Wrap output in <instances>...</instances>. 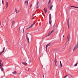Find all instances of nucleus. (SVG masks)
<instances>
[{"instance_id": "obj_36", "label": "nucleus", "mask_w": 78, "mask_h": 78, "mask_svg": "<svg viewBox=\"0 0 78 78\" xmlns=\"http://www.w3.org/2000/svg\"><path fill=\"white\" fill-rule=\"evenodd\" d=\"M71 76V77H72L73 78V76Z\"/></svg>"}, {"instance_id": "obj_30", "label": "nucleus", "mask_w": 78, "mask_h": 78, "mask_svg": "<svg viewBox=\"0 0 78 78\" xmlns=\"http://www.w3.org/2000/svg\"><path fill=\"white\" fill-rule=\"evenodd\" d=\"M32 5L31 4V5L30 6V8H31V6H32Z\"/></svg>"}, {"instance_id": "obj_32", "label": "nucleus", "mask_w": 78, "mask_h": 78, "mask_svg": "<svg viewBox=\"0 0 78 78\" xmlns=\"http://www.w3.org/2000/svg\"><path fill=\"white\" fill-rule=\"evenodd\" d=\"M70 37V35H69V39Z\"/></svg>"}, {"instance_id": "obj_38", "label": "nucleus", "mask_w": 78, "mask_h": 78, "mask_svg": "<svg viewBox=\"0 0 78 78\" xmlns=\"http://www.w3.org/2000/svg\"><path fill=\"white\" fill-rule=\"evenodd\" d=\"M20 73H19V75H20Z\"/></svg>"}, {"instance_id": "obj_18", "label": "nucleus", "mask_w": 78, "mask_h": 78, "mask_svg": "<svg viewBox=\"0 0 78 78\" xmlns=\"http://www.w3.org/2000/svg\"><path fill=\"white\" fill-rule=\"evenodd\" d=\"M19 30L20 31V33H21L22 32V31L20 30V27Z\"/></svg>"}, {"instance_id": "obj_29", "label": "nucleus", "mask_w": 78, "mask_h": 78, "mask_svg": "<svg viewBox=\"0 0 78 78\" xmlns=\"http://www.w3.org/2000/svg\"><path fill=\"white\" fill-rule=\"evenodd\" d=\"M25 61H27V58H25Z\"/></svg>"}, {"instance_id": "obj_27", "label": "nucleus", "mask_w": 78, "mask_h": 78, "mask_svg": "<svg viewBox=\"0 0 78 78\" xmlns=\"http://www.w3.org/2000/svg\"><path fill=\"white\" fill-rule=\"evenodd\" d=\"M3 63L1 65V67H3Z\"/></svg>"}, {"instance_id": "obj_26", "label": "nucleus", "mask_w": 78, "mask_h": 78, "mask_svg": "<svg viewBox=\"0 0 78 78\" xmlns=\"http://www.w3.org/2000/svg\"><path fill=\"white\" fill-rule=\"evenodd\" d=\"M2 60H0V64H1V62H2Z\"/></svg>"}, {"instance_id": "obj_16", "label": "nucleus", "mask_w": 78, "mask_h": 78, "mask_svg": "<svg viewBox=\"0 0 78 78\" xmlns=\"http://www.w3.org/2000/svg\"><path fill=\"white\" fill-rule=\"evenodd\" d=\"M24 3H27V5H28V1H25Z\"/></svg>"}, {"instance_id": "obj_20", "label": "nucleus", "mask_w": 78, "mask_h": 78, "mask_svg": "<svg viewBox=\"0 0 78 78\" xmlns=\"http://www.w3.org/2000/svg\"><path fill=\"white\" fill-rule=\"evenodd\" d=\"M3 51L0 52V55H2V54L3 53Z\"/></svg>"}, {"instance_id": "obj_43", "label": "nucleus", "mask_w": 78, "mask_h": 78, "mask_svg": "<svg viewBox=\"0 0 78 78\" xmlns=\"http://www.w3.org/2000/svg\"><path fill=\"white\" fill-rule=\"evenodd\" d=\"M1 66V64H0V67Z\"/></svg>"}, {"instance_id": "obj_34", "label": "nucleus", "mask_w": 78, "mask_h": 78, "mask_svg": "<svg viewBox=\"0 0 78 78\" xmlns=\"http://www.w3.org/2000/svg\"><path fill=\"white\" fill-rule=\"evenodd\" d=\"M75 8H78V7H75Z\"/></svg>"}, {"instance_id": "obj_15", "label": "nucleus", "mask_w": 78, "mask_h": 78, "mask_svg": "<svg viewBox=\"0 0 78 78\" xmlns=\"http://www.w3.org/2000/svg\"><path fill=\"white\" fill-rule=\"evenodd\" d=\"M12 73H13V74H16V73H17V72H16V71H15L14 72H12Z\"/></svg>"}, {"instance_id": "obj_28", "label": "nucleus", "mask_w": 78, "mask_h": 78, "mask_svg": "<svg viewBox=\"0 0 78 78\" xmlns=\"http://www.w3.org/2000/svg\"><path fill=\"white\" fill-rule=\"evenodd\" d=\"M55 64L56 66H57V65H56V62H55Z\"/></svg>"}, {"instance_id": "obj_8", "label": "nucleus", "mask_w": 78, "mask_h": 78, "mask_svg": "<svg viewBox=\"0 0 78 78\" xmlns=\"http://www.w3.org/2000/svg\"><path fill=\"white\" fill-rule=\"evenodd\" d=\"M51 14H50L49 15V20H51Z\"/></svg>"}, {"instance_id": "obj_45", "label": "nucleus", "mask_w": 78, "mask_h": 78, "mask_svg": "<svg viewBox=\"0 0 78 78\" xmlns=\"http://www.w3.org/2000/svg\"><path fill=\"white\" fill-rule=\"evenodd\" d=\"M73 6H71V7H73Z\"/></svg>"}, {"instance_id": "obj_31", "label": "nucleus", "mask_w": 78, "mask_h": 78, "mask_svg": "<svg viewBox=\"0 0 78 78\" xmlns=\"http://www.w3.org/2000/svg\"><path fill=\"white\" fill-rule=\"evenodd\" d=\"M34 16V15H33H33L32 16V17H33V16Z\"/></svg>"}, {"instance_id": "obj_1", "label": "nucleus", "mask_w": 78, "mask_h": 78, "mask_svg": "<svg viewBox=\"0 0 78 78\" xmlns=\"http://www.w3.org/2000/svg\"><path fill=\"white\" fill-rule=\"evenodd\" d=\"M28 36H30V34L29 33H27L26 35V38L28 43H29L30 41H29V38H28Z\"/></svg>"}, {"instance_id": "obj_35", "label": "nucleus", "mask_w": 78, "mask_h": 78, "mask_svg": "<svg viewBox=\"0 0 78 78\" xmlns=\"http://www.w3.org/2000/svg\"><path fill=\"white\" fill-rule=\"evenodd\" d=\"M23 33H24L25 32V30H24V29H23Z\"/></svg>"}, {"instance_id": "obj_6", "label": "nucleus", "mask_w": 78, "mask_h": 78, "mask_svg": "<svg viewBox=\"0 0 78 78\" xmlns=\"http://www.w3.org/2000/svg\"><path fill=\"white\" fill-rule=\"evenodd\" d=\"M22 64H23V65H24V66H27V62H23L22 63Z\"/></svg>"}, {"instance_id": "obj_37", "label": "nucleus", "mask_w": 78, "mask_h": 78, "mask_svg": "<svg viewBox=\"0 0 78 78\" xmlns=\"http://www.w3.org/2000/svg\"><path fill=\"white\" fill-rule=\"evenodd\" d=\"M73 8H75V6H73Z\"/></svg>"}, {"instance_id": "obj_4", "label": "nucleus", "mask_w": 78, "mask_h": 78, "mask_svg": "<svg viewBox=\"0 0 78 78\" xmlns=\"http://www.w3.org/2000/svg\"><path fill=\"white\" fill-rule=\"evenodd\" d=\"M15 12H16V13H18V12H20V10L17 8H16L15 9Z\"/></svg>"}, {"instance_id": "obj_42", "label": "nucleus", "mask_w": 78, "mask_h": 78, "mask_svg": "<svg viewBox=\"0 0 78 78\" xmlns=\"http://www.w3.org/2000/svg\"><path fill=\"white\" fill-rule=\"evenodd\" d=\"M29 61H30V62H31V61L30 60H29Z\"/></svg>"}, {"instance_id": "obj_44", "label": "nucleus", "mask_w": 78, "mask_h": 78, "mask_svg": "<svg viewBox=\"0 0 78 78\" xmlns=\"http://www.w3.org/2000/svg\"><path fill=\"white\" fill-rule=\"evenodd\" d=\"M43 77L44 78V76L43 75Z\"/></svg>"}, {"instance_id": "obj_10", "label": "nucleus", "mask_w": 78, "mask_h": 78, "mask_svg": "<svg viewBox=\"0 0 78 78\" xmlns=\"http://www.w3.org/2000/svg\"><path fill=\"white\" fill-rule=\"evenodd\" d=\"M44 11L45 14H46V13H47V9H46L45 8H44Z\"/></svg>"}, {"instance_id": "obj_23", "label": "nucleus", "mask_w": 78, "mask_h": 78, "mask_svg": "<svg viewBox=\"0 0 78 78\" xmlns=\"http://www.w3.org/2000/svg\"><path fill=\"white\" fill-rule=\"evenodd\" d=\"M67 76H68V75H66V76H64V78H66V77H67Z\"/></svg>"}, {"instance_id": "obj_24", "label": "nucleus", "mask_w": 78, "mask_h": 78, "mask_svg": "<svg viewBox=\"0 0 78 78\" xmlns=\"http://www.w3.org/2000/svg\"><path fill=\"white\" fill-rule=\"evenodd\" d=\"M38 4H39V2H37V5H38Z\"/></svg>"}, {"instance_id": "obj_25", "label": "nucleus", "mask_w": 78, "mask_h": 78, "mask_svg": "<svg viewBox=\"0 0 78 78\" xmlns=\"http://www.w3.org/2000/svg\"><path fill=\"white\" fill-rule=\"evenodd\" d=\"M4 3V1H3V0H2V3L3 4V5Z\"/></svg>"}, {"instance_id": "obj_11", "label": "nucleus", "mask_w": 78, "mask_h": 78, "mask_svg": "<svg viewBox=\"0 0 78 78\" xmlns=\"http://www.w3.org/2000/svg\"><path fill=\"white\" fill-rule=\"evenodd\" d=\"M49 20V24L50 23L51 26V20Z\"/></svg>"}, {"instance_id": "obj_46", "label": "nucleus", "mask_w": 78, "mask_h": 78, "mask_svg": "<svg viewBox=\"0 0 78 78\" xmlns=\"http://www.w3.org/2000/svg\"><path fill=\"white\" fill-rule=\"evenodd\" d=\"M70 19V18H69V19Z\"/></svg>"}, {"instance_id": "obj_14", "label": "nucleus", "mask_w": 78, "mask_h": 78, "mask_svg": "<svg viewBox=\"0 0 78 78\" xmlns=\"http://www.w3.org/2000/svg\"><path fill=\"white\" fill-rule=\"evenodd\" d=\"M67 23L68 24V27L69 28V19L67 20Z\"/></svg>"}, {"instance_id": "obj_21", "label": "nucleus", "mask_w": 78, "mask_h": 78, "mask_svg": "<svg viewBox=\"0 0 78 78\" xmlns=\"http://www.w3.org/2000/svg\"><path fill=\"white\" fill-rule=\"evenodd\" d=\"M5 47H4V48L3 49V50L2 51H3V52H4V51H5Z\"/></svg>"}, {"instance_id": "obj_2", "label": "nucleus", "mask_w": 78, "mask_h": 78, "mask_svg": "<svg viewBox=\"0 0 78 78\" xmlns=\"http://www.w3.org/2000/svg\"><path fill=\"white\" fill-rule=\"evenodd\" d=\"M78 48V43H77V44L75 46L74 49L73 50V51H74V50H76V49H77Z\"/></svg>"}, {"instance_id": "obj_17", "label": "nucleus", "mask_w": 78, "mask_h": 78, "mask_svg": "<svg viewBox=\"0 0 78 78\" xmlns=\"http://www.w3.org/2000/svg\"><path fill=\"white\" fill-rule=\"evenodd\" d=\"M52 7H53V5H52L51 6V7H50V10H51V8H52Z\"/></svg>"}, {"instance_id": "obj_5", "label": "nucleus", "mask_w": 78, "mask_h": 78, "mask_svg": "<svg viewBox=\"0 0 78 78\" xmlns=\"http://www.w3.org/2000/svg\"><path fill=\"white\" fill-rule=\"evenodd\" d=\"M53 30L51 31V32H49L48 36H50V35L51 34V33H53Z\"/></svg>"}, {"instance_id": "obj_40", "label": "nucleus", "mask_w": 78, "mask_h": 78, "mask_svg": "<svg viewBox=\"0 0 78 78\" xmlns=\"http://www.w3.org/2000/svg\"><path fill=\"white\" fill-rule=\"evenodd\" d=\"M38 8V7H37L36 8Z\"/></svg>"}, {"instance_id": "obj_12", "label": "nucleus", "mask_w": 78, "mask_h": 78, "mask_svg": "<svg viewBox=\"0 0 78 78\" xmlns=\"http://www.w3.org/2000/svg\"><path fill=\"white\" fill-rule=\"evenodd\" d=\"M1 69V70L2 71V72H3V67H1L0 68Z\"/></svg>"}, {"instance_id": "obj_22", "label": "nucleus", "mask_w": 78, "mask_h": 78, "mask_svg": "<svg viewBox=\"0 0 78 78\" xmlns=\"http://www.w3.org/2000/svg\"><path fill=\"white\" fill-rule=\"evenodd\" d=\"M77 65H78V63H76L74 65L75 66H77Z\"/></svg>"}, {"instance_id": "obj_19", "label": "nucleus", "mask_w": 78, "mask_h": 78, "mask_svg": "<svg viewBox=\"0 0 78 78\" xmlns=\"http://www.w3.org/2000/svg\"><path fill=\"white\" fill-rule=\"evenodd\" d=\"M60 67H62V63H61V61H60Z\"/></svg>"}, {"instance_id": "obj_39", "label": "nucleus", "mask_w": 78, "mask_h": 78, "mask_svg": "<svg viewBox=\"0 0 78 78\" xmlns=\"http://www.w3.org/2000/svg\"><path fill=\"white\" fill-rule=\"evenodd\" d=\"M50 0L49 1V2L50 3Z\"/></svg>"}, {"instance_id": "obj_33", "label": "nucleus", "mask_w": 78, "mask_h": 78, "mask_svg": "<svg viewBox=\"0 0 78 78\" xmlns=\"http://www.w3.org/2000/svg\"><path fill=\"white\" fill-rule=\"evenodd\" d=\"M67 38L68 39V41H69V38L68 37H67Z\"/></svg>"}, {"instance_id": "obj_41", "label": "nucleus", "mask_w": 78, "mask_h": 78, "mask_svg": "<svg viewBox=\"0 0 78 78\" xmlns=\"http://www.w3.org/2000/svg\"><path fill=\"white\" fill-rule=\"evenodd\" d=\"M55 61H56V62H57V61H56V60H55Z\"/></svg>"}, {"instance_id": "obj_13", "label": "nucleus", "mask_w": 78, "mask_h": 78, "mask_svg": "<svg viewBox=\"0 0 78 78\" xmlns=\"http://www.w3.org/2000/svg\"><path fill=\"white\" fill-rule=\"evenodd\" d=\"M14 23H15V22H14V21H13L12 23V27L13 25H14Z\"/></svg>"}, {"instance_id": "obj_9", "label": "nucleus", "mask_w": 78, "mask_h": 78, "mask_svg": "<svg viewBox=\"0 0 78 78\" xmlns=\"http://www.w3.org/2000/svg\"><path fill=\"white\" fill-rule=\"evenodd\" d=\"M6 7H5V8L6 9H7V8H8V2H6Z\"/></svg>"}, {"instance_id": "obj_7", "label": "nucleus", "mask_w": 78, "mask_h": 78, "mask_svg": "<svg viewBox=\"0 0 78 78\" xmlns=\"http://www.w3.org/2000/svg\"><path fill=\"white\" fill-rule=\"evenodd\" d=\"M50 44H51V43H49L48 44H47V45H46V50H47V47L50 46Z\"/></svg>"}, {"instance_id": "obj_3", "label": "nucleus", "mask_w": 78, "mask_h": 78, "mask_svg": "<svg viewBox=\"0 0 78 78\" xmlns=\"http://www.w3.org/2000/svg\"><path fill=\"white\" fill-rule=\"evenodd\" d=\"M35 23H33L30 27L26 28V30H27V29H29V28H31L33 26V25H34V24H35Z\"/></svg>"}]
</instances>
